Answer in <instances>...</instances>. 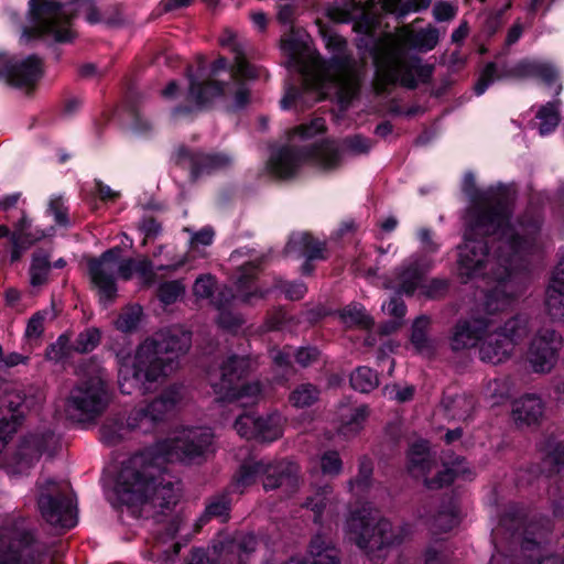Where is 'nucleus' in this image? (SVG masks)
I'll list each match as a JSON object with an SVG mask.
<instances>
[{
    "label": "nucleus",
    "mask_w": 564,
    "mask_h": 564,
    "mask_svg": "<svg viewBox=\"0 0 564 564\" xmlns=\"http://www.w3.org/2000/svg\"><path fill=\"white\" fill-rule=\"evenodd\" d=\"M462 189L470 202L464 217V243L458 251L463 275L486 272L488 260L512 265L539 250V221H511V196L505 186L479 189L475 175L465 173Z\"/></svg>",
    "instance_id": "obj_1"
},
{
    "label": "nucleus",
    "mask_w": 564,
    "mask_h": 564,
    "mask_svg": "<svg viewBox=\"0 0 564 564\" xmlns=\"http://www.w3.org/2000/svg\"><path fill=\"white\" fill-rule=\"evenodd\" d=\"M215 451L209 427H184L122 464L115 492L122 505L165 514L180 499V484L165 475L172 462L193 463Z\"/></svg>",
    "instance_id": "obj_2"
},
{
    "label": "nucleus",
    "mask_w": 564,
    "mask_h": 564,
    "mask_svg": "<svg viewBox=\"0 0 564 564\" xmlns=\"http://www.w3.org/2000/svg\"><path fill=\"white\" fill-rule=\"evenodd\" d=\"M332 57L326 61L310 46V37L303 31L292 30L282 40V52L290 72L301 77V87L285 84L281 99L284 110H303L315 102L335 96L345 109L358 93L357 62L349 53L347 41L338 34L324 35Z\"/></svg>",
    "instance_id": "obj_3"
},
{
    "label": "nucleus",
    "mask_w": 564,
    "mask_h": 564,
    "mask_svg": "<svg viewBox=\"0 0 564 564\" xmlns=\"http://www.w3.org/2000/svg\"><path fill=\"white\" fill-rule=\"evenodd\" d=\"M440 40L436 28L427 26L420 31L409 29L398 34H386L379 40L370 37L359 40L361 50L371 42L369 54L375 65L373 86L378 94H383L389 86L400 84L408 88H414L419 83H425L432 76L433 67L423 64L421 58L411 55L408 46L420 51L433 50Z\"/></svg>",
    "instance_id": "obj_4"
},
{
    "label": "nucleus",
    "mask_w": 564,
    "mask_h": 564,
    "mask_svg": "<svg viewBox=\"0 0 564 564\" xmlns=\"http://www.w3.org/2000/svg\"><path fill=\"white\" fill-rule=\"evenodd\" d=\"M192 344V334L182 326L159 330L142 341L133 355L117 352L118 384L121 393L148 394L156 383L166 378L178 366L180 356L186 354Z\"/></svg>",
    "instance_id": "obj_5"
},
{
    "label": "nucleus",
    "mask_w": 564,
    "mask_h": 564,
    "mask_svg": "<svg viewBox=\"0 0 564 564\" xmlns=\"http://www.w3.org/2000/svg\"><path fill=\"white\" fill-rule=\"evenodd\" d=\"M527 261H519L512 265L506 260H488L486 272L467 276L460 274L464 282L475 278H486L496 282L492 290L486 293L482 304V314L459 321L453 332L451 346L453 350H462L476 345L485 334L495 326V316L507 311L521 292V284L518 279L520 270L525 267ZM457 271H459L457 269Z\"/></svg>",
    "instance_id": "obj_6"
},
{
    "label": "nucleus",
    "mask_w": 564,
    "mask_h": 564,
    "mask_svg": "<svg viewBox=\"0 0 564 564\" xmlns=\"http://www.w3.org/2000/svg\"><path fill=\"white\" fill-rule=\"evenodd\" d=\"M550 530L549 520L527 524L520 511L507 513L492 529L496 552L488 564H514L516 560L522 564H564V560L556 556H545L544 544Z\"/></svg>",
    "instance_id": "obj_7"
},
{
    "label": "nucleus",
    "mask_w": 564,
    "mask_h": 564,
    "mask_svg": "<svg viewBox=\"0 0 564 564\" xmlns=\"http://www.w3.org/2000/svg\"><path fill=\"white\" fill-rule=\"evenodd\" d=\"M30 13L32 25L24 29L21 40L29 42L42 39L48 42H69L75 36L72 20L82 18L90 24H117L121 17H108L105 10L96 7L94 0H72L61 3L55 0H31Z\"/></svg>",
    "instance_id": "obj_8"
},
{
    "label": "nucleus",
    "mask_w": 564,
    "mask_h": 564,
    "mask_svg": "<svg viewBox=\"0 0 564 564\" xmlns=\"http://www.w3.org/2000/svg\"><path fill=\"white\" fill-rule=\"evenodd\" d=\"M223 46L229 47L234 53V64L230 67V83H219L213 79L199 82L188 73L189 88L187 99L193 106H180L174 108L172 115L180 118L200 109L217 97L230 96L232 108H245L250 100V88L246 80L260 77L261 69L250 64L246 58L243 45L238 42L236 35L229 33L220 39Z\"/></svg>",
    "instance_id": "obj_9"
},
{
    "label": "nucleus",
    "mask_w": 564,
    "mask_h": 564,
    "mask_svg": "<svg viewBox=\"0 0 564 564\" xmlns=\"http://www.w3.org/2000/svg\"><path fill=\"white\" fill-rule=\"evenodd\" d=\"M371 148L372 142L361 135L345 139L343 147L336 141L328 140L314 145L310 150L292 143L272 150L267 167L278 178L294 176L307 162L324 171H330L340 164L344 149L356 154H362L368 153Z\"/></svg>",
    "instance_id": "obj_10"
},
{
    "label": "nucleus",
    "mask_w": 564,
    "mask_h": 564,
    "mask_svg": "<svg viewBox=\"0 0 564 564\" xmlns=\"http://www.w3.org/2000/svg\"><path fill=\"white\" fill-rule=\"evenodd\" d=\"M344 533L346 539L355 543L370 557H381L380 553L398 546L412 533L409 523L392 525L388 519L376 521L369 505L352 510L346 518Z\"/></svg>",
    "instance_id": "obj_11"
},
{
    "label": "nucleus",
    "mask_w": 564,
    "mask_h": 564,
    "mask_svg": "<svg viewBox=\"0 0 564 564\" xmlns=\"http://www.w3.org/2000/svg\"><path fill=\"white\" fill-rule=\"evenodd\" d=\"M180 400V388L170 387L144 406L132 409L126 422L117 420L105 422L100 427V440L107 445H116L128 433H151L175 409Z\"/></svg>",
    "instance_id": "obj_12"
},
{
    "label": "nucleus",
    "mask_w": 564,
    "mask_h": 564,
    "mask_svg": "<svg viewBox=\"0 0 564 564\" xmlns=\"http://www.w3.org/2000/svg\"><path fill=\"white\" fill-rule=\"evenodd\" d=\"M110 401L111 394L105 369L90 362L70 388L65 399L64 411L74 422H90L106 411Z\"/></svg>",
    "instance_id": "obj_13"
},
{
    "label": "nucleus",
    "mask_w": 564,
    "mask_h": 564,
    "mask_svg": "<svg viewBox=\"0 0 564 564\" xmlns=\"http://www.w3.org/2000/svg\"><path fill=\"white\" fill-rule=\"evenodd\" d=\"M257 367L248 356H229L218 370H208L207 377L219 401L239 402L241 406L257 403L262 394L261 384L256 382L242 383Z\"/></svg>",
    "instance_id": "obj_14"
},
{
    "label": "nucleus",
    "mask_w": 564,
    "mask_h": 564,
    "mask_svg": "<svg viewBox=\"0 0 564 564\" xmlns=\"http://www.w3.org/2000/svg\"><path fill=\"white\" fill-rule=\"evenodd\" d=\"M299 467L289 460L261 459L248 462L240 466L228 487L229 492L243 494L249 487L262 478L264 490L281 486L296 488L299 486Z\"/></svg>",
    "instance_id": "obj_15"
},
{
    "label": "nucleus",
    "mask_w": 564,
    "mask_h": 564,
    "mask_svg": "<svg viewBox=\"0 0 564 564\" xmlns=\"http://www.w3.org/2000/svg\"><path fill=\"white\" fill-rule=\"evenodd\" d=\"M435 456L431 454L426 441L413 443L408 452V471L412 477L423 479L429 489H438L451 485L455 479L462 477L470 479V470L465 459L455 456L443 463V468L437 471L436 477L429 478L435 465Z\"/></svg>",
    "instance_id": "obj_16"
},
{
    "label": "nucleus",
    "mask_w": 564,
    "mask_h": 564,
    "mask_svg": "<svg viewBox=\"0 0 564 564\" xmlns=\"http://www.w3.org/2000/svg\"><path fill=\"white\" fill-rule=\"evenodd\" d=\"M260 261L250 260L241 264L237 275L235 288L225 286L218 291L217 296L213 300V304L219 311L218 325L228 332H236L242 325V318L228 310L230 305L237 301L251 303L253 300H259L264 296V293L257 288H253V280L256 278Z\"/></svg>",
    "instance_id": "obj_17"
},
{
    "label": "nucleus",
    "mask_w": 564,
    "mask_h": 564,
    "mask_svg": "<svg viewBox=\"0 0 564 564\" xmlns=\"http://www.w3.org/2000/svg\"><path fill=\"white\" fill-rule=\"evenodd\" d=\"M529 333V317L525 314H517L502 327H492L485 334L479 345V358L494 365L508 360Z\"/></svg>",
    "instance_id": "obj_18"
},
{
    "label": "nucleus",
    "mask_w": 564,
    "mask_h": 564,
    "mask_svg": "<svg viewBox=\"0 0 564 564\" xmlns=\"http://www.w3.org/2000/svg\"><path fill=\"white\" fill-rule=\"evenodd\" d=\"M37 487V506L43 519L53 527L70 529L77 523L74 500L67 482H57L51 478H40Z\"/></svg>",
    "instance_id": "obj_19"
},
{
    "label": "nucleus",
    "mask_w": 564,
    "mask_h": 564,
    "mask_svg": "<svg viewBox=\"0 0 564 564\" xmlns=\"http://www.w3.org/2000/svg\"><path fill=\"white\" fill-rule=\"evenodd\" d=\"M58 444L59 438L50 426L37 427L21 440L17 453L4 468L10 475H23L43 454L53 455Z\"/></svg>",
    "instance_id": "obj_20"
},
{
    "label": "nucleus",
    "mask_w": 564,
    "mask_h": 564,
    "mask_svg": "<svg viewBox=\"0 0 564 564\" xmlns=\"http://www.w3.org/2000/svg\"><path fill=\"white\" fill-rule=\"evenodd\" d=\"M43 400L42 391L35 388H30L29 394L20 389L6 392L0 409L6 410L8 416L2 415L0 419V453L21 424L25 411L34 409Z\"/></svg>",
    "instance_id": "obj_21"
},
{
    "label": "nucleus",
    "mask_w": 564,
    "mask_h": 564,
    "mask_svg": "<svg viewBox=\"0 0 564 564\" xmlns=\"http://www.w3.org/2000/svg\"><path fill=\"white\" fill-rule=\"evenodd\" d=\"M563 348V337L556 330L545 327L532 337L527 360L536 373H547L556 365Z\"/></svg>",
    "instance_id": "obj_22"
},
{
    "label": "nucleus",
    "mask_w": 564,
    "mask_h": 564,
    "mask_svg": "<svg viewBox=\"0 0 564 564\" xmlns=\"http://www.w3.org/2000/svg\"><path fill=\"white\" fill-rule=\"evenodd\" d=\"M119 248L105 251L99 258L88 261V273L94 288L104 304L112 302L117 295V256Z\"/></svg>",
    "instance_id": "obj_23"
},
{
    "label": "nucleus",
    "mask_w": 564,
    "mask_h": 564,
    "mask_svg": "<svg viewBox=\"0 0 564 564\" xmlns=\"http://www.w3.org/2000/svg\"><path fill=\"white\" fill-rule=\"evenodd\" d=\"M432 265L433 262L426 254H413L395 270L393 278L386 283V288L394 290L399 295H412L422 286Z\"/></svg>",
    "instance_id": "obj_24"
},
{
    "label": "nucleus",
    "mask_w": 564,
    "mask_h": 564,
    "mask_svg": "<svg viewBox=\"0 0 564 564\" xmlns=\"http://www.w3.org/2000/svg\"><path fill=\"white\" fill-rule=\"evenodd\" d=\"M42 73V61L35 55L0 59V79L18 88L33 87Z\"/></svg>",
    "instance_id": "obj_25"
},
{
    "label": "nucleus",
    "mask_w": 564,
    "mask_h": 564,
    "mask_svg": "<svg viewBox=\"0 0 564 564\" xmlns=\"http://www.w3.org/2000/svg\"><path fill=\"white\" fill-rule=\"evenodd\" d=\"M33 536L26 531L10 530L0 538V564H33Z\"/></svg>",
    "instance_id": "obj_26"
},
{
    "label": "nucleus",
    "mask_w": 564,
    "mask_h": 564,
    "mask_svg": "<svg viewBox=\"0 0 564 564\" xmlns=\"http://www.w3.org/2000/svg\"><path fill=\"white\" fill-rule=\"evenodd\" d=\"M257 544V538L251 533H238L234 536L220 534L213 542L210 550L219 560L231 561V557L237 556L239 564H245L246 558L256 550Z\"/></svg>",
    "instance_id": "obj_27"
},
{
    "label": "nucleus",
    "mask_w": 564,
    "mask_h": 564,
    "mask_svg": "<svg viewBox=\"0 0 564 564\" xmlns=\"http://www.w3.org/2000/svg\"><path fill=\"white\" fill-rule=\"evenodd\" d=\"M508 75L514 78L534 77L541 79L547 87L555 85L554 94L558 96L562 91L561 84L557 83V69L550 63L543 61H521L511 67Z\"/></svg>",
    "instance_id": "obj_28"
},
{
    "label": "nucleus",
    "mask_w": 564,
    "mask_h": 564,
    "mask_svg": "<svg viewBox=\"0 0 564 564\" xmlns=\"http://www.w3.org/2000/svg\"><path fill=\"white\" fill-rule=\"evenodd\" d=\"M20 218L18 223L14 224V229L11 235V262L18 261L22 253L35 241L42 239L46 236L44 231H31V221L26 217L23 209H19Z\"/></svg>",
    "instance_id": "obj_29"
},
{
    "label": "nucleus",
    "mask_w": 564,
    "mask_h": 564,
    "mask_svg": "<svg viewBox=\"0 0 564 564\" xmlns=\"http://www.w3.org/2000/svg\"><path fill=\"white\" fill-rule=\"evenodd\" d=\"M544 413V403L536 394H525L512 404V419L518 426L538 424Z\"/></svg>",
    "instance_id": "obj_30"
},
{
    "label": "nucleus",
    "mask_w": 564,
    "mask_h": 564,
    "mask_svg": "<svg viewBox=\"0 0 564 564\" xmlns=\"http://www.w3.org/2000/svg\"><path fill=\"white\" fill-rule=\"evenodd\" d=\"M545 306L553 319L564 317V257L555 268L546 289Z\"/></svg>",
    "instance_id": "obj_31"
},
{
    "label": "nucleus",
    "mask_w": 564,
    "mask_h": 564,
    "mask_svg": "<svg viewBox=\"0 0 564 564\" xmlns=\"http://www.w3.org/2000/svg\"><path fill=\"white\" fill-rule=\"evenodd\" d=\"M180 155L189 156L194 176L209 174L228 167L232 159L226 153H195L191 154L186 150H181Z\"/></svg>",
    "instance_id": "obj_32"
},
{
    "label": "nucleus",
    "mask_w": 564,
    "mask_h": 564,
    "mask_svg": "<svg viewBox=\"0 0 564 564\" xmlns=\"http://www.w3.org/2000/svg\"><path fill=\"white\" fill-rule=\"evenodd\" d=\"M327 17L332 21L338 23H348L357 18H361L366 23L365 33H368L371 29L370 19L366 12V9L360 2H357L356 0H344L341 2L332 4L327 9Z\"/></svg>",
    "instance_id": "obj_33"
},
{
    "label": "nucleus",
    "mask_w": 564,
    "mask_h": 564,
    "mask_svg": "<svg viewBox=\"0 0 564 564\" xmlns=\"http://www.w3.org/2000/svg\"><path fill=\"white\" fill-rule=\"evenodd\" d=\"M369 415L367 405L350 408L340 405L338 433L345 437L357 435L364 427V423Z\"/></svg>",
    "instance_id": "obj_34"
},
{
    "label": "nucleus",
    "mask_w": 564,
    "mask_h": 564,
    "mask_svg": "<svg viewBox=\"0 0 564 564\" xmlns=\"http://www.w3.org/2000/svg\"><path fill=\"white\" fill-rule=\"evenodd\" d=\"M324 243L315 240L308 232L293 234L286 243L288 253L306 257L307 260L323 258Z\"/></svg>",
    "instance_id": "obj_35"
},
{
    "label": "nucleus",
    "mask_w": 564,
    "mask_h": 564,
    "mask_svg": "<svg viewBox=\"0 0 564 564\" xmlns=\"http://www.w3.org/2000/svg\"><path fill=\"white\" fill-rule=\"evenodd\" d=\"M334 501L333 488L329 485L318 487L316 491L306 498L303 507L311 510L314 514V522L324 524V513L327 507H330Z\"/></svg>",
    "instance_id": "obj_36"
},
{
    "label": "nucleus",
    "mask_w": 564,
    "mask_h": 564,
    "mask_svg": "<svg viewBox=\"0 0 564 564\" xmlns=\"http://www.w3.org/2000/svg\"><path fill=\"white\" fill-rule=\"evenodd\" d=\"M284 420L281 414L274 412L265 416H258L257 441L273 442L283 433Z\"/></svg>",
    "instance_id": "obj_37"
},
{
    "label": "nucleus",
    "mask_w": 564,
    "mask_h": 564,
    "mask_svg": "<svg viewBox=\"0 0 564 564\" xmlns=\"http://www.w3.org/2000/svg\"><path fill=\"white\" fill-rule=\"evenodd\" d=\"M443 405L446 415L454 420L468 419L475 408V400L473 397L460 394L453 398L446 397L443 399Z\"/></svg>",
    "instance_id": "obj_38"
},
{
    "label": "nucleus",
    "mask_w": 564,
    "mask_h": 564,
    "mask_svg": "<svg viewBox=\"0 0 564 564\" xmlns=\"http://www.w3.org/2000/svg\"><path fill=\"white\" fill-rule=\"evenodd\" d=\"M341 322L348 326L369 328L372 325V318L366 312L365 307L358 303H351L339 312Z\"/></svg>",
    "instance_id": "obj_39"
},
{
    "label": "nucleus",
    "mask_w": 564,
    "mask_h": 564,
    "mask_svg": "<svg viewBox=\"0 0 564 564\" xmlns=\"http://www.w3.org/2000/svg\"><path fill=\"white\" fill-rule=\"evenodd\" d=\"M372 471V462L367 457H362L359 462L358 475L348 482L349 490L355 496H361L370 488Z\"/></svg>",
    "instance_id": "obj_40"
},
{
    "label": "nucleus",
    "mask_w": 564,
    "mask_h": 564,
    "mask_svg": "<svg viewBox=\"0 0 564 564\" xmlns=\"http://www.w3.org/2000/svg\"><path fill=\"white\" fill-rule=\"evenodd\" d=\"M561 101L555 100L541 107L536 118L540 120L539 133L546 135L555 130L560 122L558 107Z\"/></svg>",
    "instance_id": "obj_41"
},
{
    "label": "nucleus",
    "mask_w": 564,
    "mask_h": 564,
    "mask_svg": "<svg viewBox=\"0 0 564 564\" xmlns=\"http://www.w3.org/2000/svg\"><path fill=\"white\" fill-rule=\"evenodd\" d=\"M350 384L352 389L368 393L378 387V375L368 367H358L350 375Z\"/></svg>",
    "instance_id": "obj_42"
},
{
    "label": "nucleus",
    "mask_w": 564,
    "mask_h": 564,
    "mask_svg": "<svg viewBox=\"0 0 564 564\" xmlns=\"http://www.w3.org/2000/svg\"><path fill=\"white\" fill-rule=\"evenodd\" d=\"M430 327V318L427 316H419L412 325L411 343L420 352H427L432 348L431 340L427 337Z\"/></svg>",
    "instance_id": "obj_43"
},
{
    "label": "nucleus",
    "mask_w": 564,
    "mask_h": 564,
    "mask_svg": "<svg viewBox=\"0 0 564 564\" xmlns=\"http://www.w3.org/2000/svg\"><path fill=\"white\" fill-rule=\"evenodd\" d=\"M143 310L138 304H132L122 310L116 321V327L124 333L134 330L141 322Z\"/></svg>",
    "instance_id": "obj_44"
},
{
    "label": "nucleus",
    "mask_w": 564,
    "mask_h": 564,
    "mask_svg": "<svg viewBox=\"0 0 564 564\" xmlns=\"http://www.w3.org/2000/svg\"><path fill=\"white\" fill-rule=\"evenodd\" d=\"M51 265L44 254H34L30 267V282L32 286H41L46 283Z\"/></svg>",
    "instance_id": "obj_45"
},
{
    "label": "nucleus",
    "mask_w": 564,
    "mask_h": 564,
    "mask_svg": "<svg viewBox=\"0 0 564 564\" xmlns=\"http://www.w3.org/2000/svg\"><path fill=\"white\" fill-rule=\"evenodd\" d=\"M319 397L318 389L311 384L305 383L297 387L290 395L291 403L296 408L310 406L317 401Z\"/></svg>",
    "instance_id": "obj_46"
},
{
    "label": "nucleus",
    "mask_w": 564,
    "mask_h": 564,
    "mask_svg": "<svg viewBox=\"0 0 564 564\" xmlns=\"http://www.w3.org/2000/svg\"><path fill=\"white\" fill-rule=\"evenodd\" d=\"M184 292L185 286L181 281H167L159 286L158 296L163 304L170 305L175 303Z\"/></svg>",
    "instance_id": "obj_47"
},
{
    "label": "nucleus",
    "mask_w": 564,
    "mask_h": 564,
    "mask_svg": "<svg viewBox=\"0 0 564 564\" xmlns=\"http://www.w3.org/2000/svg\"><path fill=\"white\" fill-rule=\"evenodd\" d=\"M258 416L254 414L246 413L239 415L235 422V430L237 433L247 440H256Z\"/></svg>",
    "instance_id": "obj_48"
},
{
    "label": "nucleus",
    "mask_w": 564,
    "mask_h": 564,
    "mask_svg": "<svg viewBox=\"0 0 564 564\" xmlns=\"http://www.w3.org/2000/svg\"><path fill=\"white\" fill-rule=\"evenodd\" d=\"M230 510V499L228 494L215 497L207 506L204 518L218 517L223 521L227 520Z\"/></svg>",
    "instance_id": "obj_49"
},
{
    "label": "nucleus",
    "mask_w": 564,
    "mask_h": 564,
    "mask_svg": "<svg viewBox=\"0 0 564 564\" xmlns=\"http://www.w3.org/2000/svg\"><path fill=\"white\" fill-rule=\"evenodd\" d=\"M99 341V330L97 328H89L78 335L74 343V349L78 352H88L95 349Z\"/></svg>",
    "instance_id": "obj_50"
},
{
    "label": "nucleus",
    "mask_w": 564,
    "mask_h": 564,
    "mask_svg": "<svg viewBox=\"0 0 564 564\" xmlns=\"http://www.w3.org/2000/svg\"><path fill=\"white\" fill-rule=\"evenodd\" d=\"M325 130V120L323 118H315L310 124H301L293 130L291 135V142L295 139L308 140L317 133H322Z\"/></svg>",
    "instance_id": "obj_51"
},
{
    "label": "nucleus",
    "mask_w": 564,
    "mask_h": 564,
    "mask_svg": "<svg viewBox=\"0 0 564 564\" xmlns=\"http://www.w3.org/2000/svg\"><path fill=\"white\" fill-rule=\"evenodd\" d=\"M276 9H278V13H276L278 21L282 24L290 26L289 32L285 33L281 37V41H282L283 37H285L292 30L297 31L296 29L293 28V23L299 13V8H297V4L294 2H286V3L278 4Z\"/></svg>",
    "instance_id": "obj_52"
},
{
    "label": "nucleus",
    "mask_w": 564,
    "mask_h": 564,
    "mask_svg": "<svg viewBox=\"0 0 564 564\" xmlns=\"http://www.w3.org/2000/svg\"><path fill=\"white\" fill-rule=\"evenodd\" d=\"M47 315V311H39L30 317L24 332L26 339L32 340L41 337L44 330V322Z\"/></svg>",
    "instance_id": "obj_53"
},
{
    "label": "nucleus",
    "mask_w": 564,
    "mask_h": 564,
    "mask_svg": "<svg viewBox=\"0 0 564 564\" xmlns=\"http://www.w3.org/2000/svg\"><path fill=\"white\" fill-rule=\"evenodd\" d=\"M343 468V462L339 454L335 451H328L321 457V469L324 475L337 476Z\"/></svg>",
    "instance_id": "obj_54"
},
{
    "label": "nucleus",
    "mask_w": 564,
    "mask_h": 564,
    "mask_svg": "<svg viewBox=\"0 0 564 564\" xmlns=\"http://www.w3.org/2000/svg\"><path fill=\"white\" fill-rule=\"evenodd\" d=\"M546 460L554 465L557 473L564 469V445L561 443L549 442L543 448Z\"/></svg>",
    "instance_id": "obj_55"
},
{
    "label": "nucleus",
    "mask_w": 564,
    "mask_h": 564,
    "mask_svg": "<svg viewBox=\"0 0 564 564\" xmlns=\"http://www.w3.org/2000/svg\"><path fill=\"white\" fill-rule=\"evenodd\" d=\"M216 281L210 274L198 276L193 285V292L196 297L208 299L213 295Z\"/></svg>",
    "instance_id": "obj_56"
},
{
    "label": "nucleus",
    "mask_w": 564,
    "mask_h": 564,
    "mask_svg": "<svg viewBox=\"0 0 564 564\" xmlns=\"http://www.w3.org/2000/svg\"><path fill=\"white\" fill-rule=\"evenodd\" d=\"M458 523V517L454 509H448L438 512V514L434 518L432 527L446 532L452 530Z\"/></svg>",
    "instance_id": "obj_57"
},
{
    "label": "nucleus",
    "mask_w": 564,
    "mask_h": 564,
    "mask_svg": "<svg viewBox=\"0 0 564 564\" xmlns=\"http://www.w3.org/2000/svg\"><path fill=\"white\" fill-rule=\"evenodd\" d=\"M134 274L147 285L152 284L156 276L152 262L147 258L135 259Z\"/></svg>",
    "instance_id": "obj_58"
},
{
    "label": "nucleus",
    "mask_w": 564,
    "mask_h": 564,
    "mask_svg": "<svg viewBox=\"0 0 564 564\" xmlns=\"http://www.w3.org/2000/svg\"><path fill=\"white\" fill-rule=\"evenodd\" d=\"M496 73L497 69L494 63H489L485 66L478 82L475 85V93L477 96L482 95L489 87V85L492 84L496 80V78H498L496 76Z\"/></svg>",
    "instance_id": "obj_59"
},
{
    "label": "nucleus",
    "mask_w": 564,
    "mask_h": 564,
    "mask_svg": "<svg viewBox=\"0 0 564 564\" xmlns=\"http://www.w3.org/2000/svg\"><path fill=\"white\" fill-rule=\"evenodd\" d=\"M487 392L489 393L494 404H499L502 400L509 397V388L507 382L501 379H496L489 382Z\"/></svg>",
    "instance_id": "obj_60"
},
{
    "label": "nucleus",
    "mask_w": 564,
    "mask_h": 564,
    "mask_svg": "<svg viewBox=\"0 0 564 564\" xmlns=\"http://www.w3.org/2000/svg\"><path fill=\"white\" fill-rule=\"evenodd\" d=\"M48 210L54 216L56 224L62 226L67 225V209L61 197H55L50 200Z\"/></svg>",
    "instance_id": "obj_61"
},
{
    "label": "nucleus",
    "mask_w": 564,
    "mask_h": 564,
    "mask_svg": "<svg viewBox=\"0 0 564 564\" xmlns=\"http://www.w3.org/2000/svg\"><path fill=\"white\" fill-rule=\"evenodd\" d=\"M456 15V9L448 2H437L433 8V17L436 21H449Z\"/></svg>",
    "instance_id": "obj_62"
},
{
    "label": "nucleus",
    "mask_w": 564,
    "mask_h": 564,
    "mask_svg": "<svg viewBox=\"0 0 564 564\" xmlns=\"http://www.w3.org/2000/svg\"><path fill=\"white\" fill-rule=\"evenodd\" d=\"M117 275L122 280H130L134 275L135 259H120V253L117 256Z\"/></svg>",
    "instance_id": "obj_63"
},
{
    "label": "nucleus",
    "mask_w": 564,
    "mask_h": 564,
    "mask_svg": "<svg viewBox=\"0 0 564 564\" xmlns=\"http://www.w3.org/2000/svg\"><path fill=\"white\" fill-rule=\"evenodd\" d=\"M447 286L448 283L446 280L434 279L426 285L422 283L420 289H422L423 294L427 297H437L445 293Z\"/></svg>",
    "instance_id": "obj_64"
}]
</instances>
